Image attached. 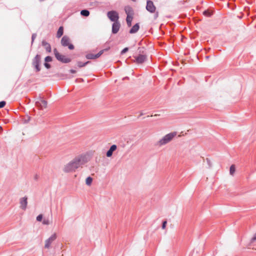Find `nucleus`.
<instances>
[{"label":"nucleus","mask_w":256,"mask_h":256,"mask_svg":"<svg viewBox=\"0 0 256 256\" xmlns=\"http://www.w3.org/2000/svg\"><path fill=\"white\" fill-rule=\"evenodd\" d=\"M88 160V156L86 154L78 156L64 166L63 170L66 172H75L77 168L82 167Z\"/></svg>","instance_id":"f257e3e1"},{"label":"nucleus","mask_w":256,"mask_h":256,"mask_svg":"<svg viewBox=\"0 0 256 256\" xmlns=\"http://www.w3.org/2000/svg\"><path fill=\"white\" fill-rule=\"evenodd\" d=\"M139 53L138 56H134V62L137 64H142L147 60L148 56L144 47H139L138 49Z\"/></svg>","instance_id":"f03ea898"},{"label":"nucleus","mask_w":256,"mask_h":256,"mask_svg":"<svg viewBox=\"0 0 256 256\" xmlns=\"http://www.w3.org/2000/svg\"><path fill=\"white\" fill-rule=\"evenodd\" d=\"M176 132L169 133L164 136L158 142V144L160 146L164 145L169 142L176 136Z\"/></svg>","instance_id":"7ed1b4c3"},{"label":"nucleus","mask_w":256,"mask_h":256,"mask_svg":"<svg viewBox=\"0 0 256 256\" xmlns=\"http://www.w3.org/2000/svg\"><path fill=\"white\" fill-rule=\"evenodd\" d=\"M54 53L55 56L56 58L60 62L64 63V64H67L71 61V59L66 58V56L62 55L60 54L58 51L57 50V49L56 48H54Z\"/></svg>","instance_id":"20e7f679"},{"label":"nucleus","mask_w":256,"mask_h":256,"mask_svg":"<svg viewBox=\"0 0 256 256\" xmlns=\"http://www.w3.org/2000/svg\"><path fill=\"white\" fill-rule=\"evenodd\" d=\"M41 62V56L37 54L32 60V65L34 67L36 72L40 70V64Z\"/></svg>","instance_id":"39448f33"},{"label":"nucleus","mask_w":256,"mask_h":256,"mask_svg":"<svg viewBox=\"0 0 256 256\" xmlns=\"http://www.w3.org/2000/svg\"><path fill=\"white\" fill-rule=\"evenodd\" d=\"M70 38L67 36H64L61 40V44L63 46H68V48L70 50H74V46L70 44Z\"/></svg>","instance_id":"423d86ee"},{"label":"nucleus","mask_w":256,"mask_h":256,"mask_svg":"<svg viewBox=\"0 0 256 256\" xmlns=\"http://www.w3.org/2000/svg\"><path fill=\"white\" fill-rule=\"evenodd\" d=\"M107 16L112 22H116L118 21V14L115 10H110L107 13Z\"/></svg>","instance_id":"0eeeda50"},{"label":"nucleus","mask_w":256,"mask_h":256,"mask_svg":"<svg viewBox=\"0 0 256 256\" xmlns=\"http://www.w3.org/2000/svg\"><path fill=\"white\" fill-rule=\"evenodd\" d=\"M47 104V102L44 100L41 96H40L38 98V100L36 102V106L38 107L40 110H43L44 108H46Z\"/></svg>","instance_id":"6e6552de"},{"label":"nucleus","mask_w":256,"mask_h":256,"mask_svg":"<svg viewBox=\"0 0 256 256\" xmlns=\"http://www.w3.org/2000/svg\"><path fill=\"white\" fill-rule=\"evenodd\" d=\"M156 6L154 4L153 2L150 0H147L146 9L148 11L151 13H153L155 12L156 10Z\"/></svg>","instance_id":"1a4fd4ad"},{"label":"nucleus","mask_w":256,"mask_h":256,"mask_svg":"<svg viewBox=\"0 0 256 256\" xmlns=\"http://www.w3.org/2000/svg\"><path fill=\"white\" fill-rule=\"evenodd\" d=\"M56 238V234H52L48 238L45 242L44 247L46 248H49L52 242Z\"/></svg>","instance_id":"9d476101"},{"label":"nucleus","mask_w":256,"mask_h":256,"mask_svg":"<svg viewBox=\"0 0 256 256\" xmlns=\"http://www.w3.org/2000/svg\"><path fill=\"white\" fill-rule=\"evenodd\" d=\"M120 27V22H114L112 24V32L113 34H116L118 32Z\"/></svg>","instance_id":"9b49d317"},{"label":"nucleus","mask_w":256,"mask_h":256,"mask_svg":"<svg viewBox=\"0 0 256 256\" xmlns=\"http://www.w3.org/2000/svg\"><path fill=\"white\" fill-rule=\"evenodd\" d=\"M28 198L26 196H24L20 199V208L23 210H25L28 204Z\"/></svg>","instance_id":"f8f14e48"},{"label":"nucleus","mask_w":256,"mask_h":256,"mask_svg":"<svg viewBox=\"0 0 256 256\" xmlns=\"http://www.w3.org/2000/svg\"><path fill=\"white\" fill-rule=\"evenodd\" d=\"M117 148V146L116 144H112L110 146L109 150L106 152V156L107 157H110L112 156L113 152L115 151Z\"/></svg>","instance_id":"ddd939ff"},{"label":"nucleus","mask_w":256,"mask_h":256,"mask_svg":"<svg viewBox=\"0 0 256 256\" xmlns=\"http://www.w3.org/2000/svg\"><path fill=\"white\" fill-rule=\"evenodd\" d=\"M42 44L43 46L44 47L46 50V52L50 53L52 51V48L50 44L46 42V40H43L42 42Z\"/></svg>","instance_id":"4468645a"},{"label":"nucleus","mask_w":256,"mask_h":256,"mask_svg":"<svg viewBox=\"0 0 256 256\" xmlns=\"http://www.w3.org/2000/svg\"><path fill=\"white\" fill-rule=\"evenodd\" d=\"M140 28V26L138 23H136L130 30L129 32L130 34H134Z\"/></svg>","instance_id":"2eb2a0df"},{"label":"nucleus","mask_w":256,"mask_h":256,"mask_svg":"<svg viewBox=\"0 0 256 256\" xmlns=\"http://www.w3.org/2000/svg\"><path fill=\"white\" fill-rule=\"evenodd\" d=\"M124 10L127 16H128V14H129L130 16H133L134 10L131 6H126L124 8Z\"/></svg>","instance_id":"dca6fc26"},{"label":"nucleus","mask_w":256,"mask_h":256,"mask_svg":"<svg viewBox=\"0 0 256 256\" xmlns=\"http://www.w3.org/2000/svg\"><path fill=\"white\" fill-rule=\"evenodd\" d=\"M63 34H64V28L62 26H61L58 29V30L57 32V34H56V37L58 38H60L62 36Z\"/></svg>","instance_id":"f3484780"},{"label":"nucleus","mask_w":256,"mask_h":256,"mask_svg":"<svg viewBox=\"0 0 256 256\" xmlns=\"http://www.w3.org/2000/svg\"><path fill=\"white\" fill-rule=\"evenodd\" d=\"M133 19V16H130L128 14L126 18V21L128 26H132V22Z\"/></svg>","instance_id":"a211bd4d"},{"label":"nucleus","mask_w":256,"mask_h":256,"mask_svg":"<svg viewBox=\"0 0 256 256\" xmlns=\"http://www.w3.org/2000/svg\"><path fill=\"white\" fill-rule=\"evenodd\" d=\"M90 62H91L90 61H87L84 62H82L80 61H78L77 62V64H78V66L79 68H82V67L85 66L86 65H87Z\"/></svg>","instance_id":"6ab92c4d"},{"label":"nucleus","mask_w":256,"mask_h":256,"mask_svg":"<svg viewBox=\"0 0 256 256\" xmlns=\"http://www.w3.org/2000/svg\"><path fill=\"white\" fill-rule=\"evenodd\" d=\"M90 12L87 10H82L80 11V14L84 16H88L90 15Z\"/></svg>","instance_id":"aec40b11"},{"label":"nucleus","mask_w":256,"mask_h":256,"mask_svg":"<svg viewBox=\"0 0 256 256\" xmlns=\"http://www.w3.org/2000/svg\"><path fill=\"white\" fill-rule=\"evenodd\" d=\"M86 58L88 60H94L96 58L95 54H88L86 55Z\"/></svg>","instance_id":"412c9836"},{"label":"nucleus","mask_w":256,"mask_h":256,"mask_svg":"<svg viewBox=\"0 0 256 256\" xmlns=\"http://www.w3.org/2000/svg\"><path fill=\"white\" fill-rule=\"evenodd\" d=\"M110 48L100 50L98 54H95L96 58H99L104 51L108 50Z\"/></svg>","instance_id":"4be33fe9"},{"label":"nucleus","mask_w":256,"mask_h":256,"mask_svg":"<svg viewBox=\"0 0 256 256\" xmlns=\"http://www.w3.org/2000/svg\"><path fill=\"white\" fill-rule=\"evenodd\" d=\"M92 182V178L90 176H88L86 180V183L88 186H90Z\"/></svg>","instance_id":"5701e85b"},{"label":"nucleus","mask_w":256,"mask_h":256,"mask_svg":"<svg viewBox=\"0 0 256 256\" xmlns=\"http://www.w3.org/2000/svg\"><path fill=\"white\" fill-rule=\"evenodd\" d=\"M235 170H236V168H235V166L234 165V164H232L230 166V174L232 175L234 172H235Z\"/></svg>","instance_id":"b1692460"},{"label":"nucleus","mask_w":256,"mask_h":256,"mask_svg":"<svg viewBox=\"0 0 256 256\" xmlns=\"http://www.w3.org/2000/svg\"><path fill=\"white\" fill-rule=\"evenodd\" d=\"M52 60V56H46L45 58H44V62H50Z\"/></svg>","instance_id":"393cba45"},{"label":"nucleus","mask_w":256,"mask_h":256,"mask_svg":"<svg viewBox=\"0 0 256 256\" xmlns=\"http://www.w3.org/2000/svg\"><path fill=\"white\" fill-rule=\"evenodd\" d=\"M30 120V117L29 116H26V118L23 119V122L24 124L28 123Z\"/></svg>","instance_id":"a878e982"},{"label":"nucleus","mask_w":256,"mask_h":256,"mask_svg":"<svg viewBox=\"0 0 256 256\" xmlns=\"http://www.w3.org/2000/svg\"><path fill=\"white\" fill-rule=\"evenodd\" d=\"M203 14L205 16H209V17L211 16V14L208 10H204L203 12Z\"/></svg>","instance_id":"bb28decb"},{"label":"nucleus","mask_w":256,"mask_h":256,"mask_svg":"<svg viewBox=\"0 0 256 256\" xmlns=\"http://www.w3.org/2000/svg\"><path fill=\"white\" fill-rule=\"evenodd\" d=\"M36 36H37L36 34V33L32 34V42H31L32 45L34 42L36 37Z\"/></svg>","instance_id":"cd10ccee"},{"label":"nucleus","mask_w":256,"mask_h":256,"mask_svg":"<svg viewBox=\"0 0 256 256\" xmlns=\"http://www.w3.org/2000/svg\"><path fill=\"white\" fill-rule=\"evenodd\" d=\"M42 214H40L36 216V220L38 222L42 221Z\"/></svg>","instance_id":"c85d7f7f"},{"label":"nucleus","mask_w":256,"mask_h":256,"mask_svg":"<svg viewBox=\"0 0 256 256\" xmlns=\"http://www.w3.org/2000/svg\"><path fill=\"white\" fill-rule=\"evenodd\" d=\"M6 104V102L5 101H1L0 102V108H4Z\"/></svg>","instance_id":"c756f323"},{"label":"nucleus","mask_w":256,"mask_h":256,"mask_svg":"<svg viewBox=\"0 0 256 256\" xmlns=\"http://www.w3.org/2000/svg\"><path fill=\"white\" fill-rule=\"evenodd\" d=\"M128 50V48H124L120 52V54H125L126 52H127Z\"/></svg>","instance_id":"7c9ffc66"},{"label":"nucleus","mask_w":256,"mask_h":256,"mask_svg":"<svg viewBox=\"0 0 256 256\" xmlns=\"http://www.w3.org/2000/svg\"><path fill=\"white\" fill-rule=\"evenodd\" d=\"M44 66L45 68L47 69H50L51 68V66L50 64H49L48 62H45L44 63Z\"/></svg>","instance_id":"2f4dec72"},{"label":"nucleus","mask_w":256,"mask_h":256,"mask_svg":"<svg viewBox=\"0 0 256 256\" xmlns=\"http://www.w3.org/2000/svg\"><path fill=\"white\" fill-rule=\"evenodd\" d=\"M167 224V222L166 220H164L162 222V229H164L166 227V225Z\"/></svg>","instance_id":"473e14b6"},{"label":"nucleus","mask_w":256,"mask_h":256,"mask_svg":"<svg viewBox=\"0 0 256 256\" xmlns=\"http://www.w3.org/2000/svg\"><path fill=\"white\" fill-rule=\"evenodd\" d=\"M42 224H46V225L48 224H50L49 220H48L44 219V220L42 221Z\"/></svg>","instance_id":"72a5a7b5"},{"label":"nucleus","mask_w":256,"mask_h":256,"mask_svg":"<svg viewBox=\"0 0 256 256\" xmlns=\"http://www.w3.org/2000/svg\"><path fill=\"white\" fill-rule=\"evenodd\" d=\"M206 162H207V163H208V165L209 166L211 167L212 164H211L210 160L208 158H207Z\"/></svg>","instance_id":"f704fd0d"},{"label":"nucleus","mask_w":256,"mask_h":256,"mask_svg":"<svg viewBox=\"0 0 256 256\" xmlns=\"http://www.w3.org/2000/svg\"><path fill=\"white\" fill-rule=\"evenodd\" d=\"M255 240H256V233L254 234V236L251 239L252 242H253Z\"/></svg>","instance_id":"c9c22d12"},{"label":"nucleus","mask_w":256,"mask_h":256,"mask_svg":"<svg viewBox=\"0 0 256 256\" xmlns=\"http://www.w3.org/2000/svg\"><path fill=\"white\" fill-rule=\"evenodd\" d=\"M70 72L72 73V74H75L76 73V70H72V69H71L70 70Z\"/></svg>","instance_id":"e433bc0d"},{"label":"nucleus","mask_w":256,"mask_h":256,"mask_svg":"<svg viewBox=\"0 0 256 256\" xmlns=\"http://www.w3.org/2000/svg\"><path fill=\"white\" fill-rule=\"evenodd\" d=\"M158 12H157L155 14H154V18H158Z\"/></svg>","instance_id":"4c0bfd02"},{"label":"nucleus","mask_w":256,"mask_h":256,"mask_svg":"<svg viewBox=\"0 0 256 256\" xmlns=\"http://www.w3.org/2000/svg\"><path fill=\"white\" fill-rule=\"evenodd\" d=\"M209 58H210V56H206V59Z\"/></svg>","instance_id":"58836bf2"},{"label":"nucleus","mask_w":256,"mask_h":256,"mask_svg":"<svg viewBox=\"0 0 256 256\" xmlns=\"http://www.w3.org/2000/svg\"><path fill=\"white\" fill-rule=\"evenodd\" d=\"M142 115H143V114H142V113H141V114H140V116H142Z\"/></svg>","instance_id":"ea45409f"},{"label":"nucleus","mask_w":256,"mask_h":256,"mask_svg":"<svg viewBox=\"0 0 256 256\" xmlns=\"http://www.w3.org/2000/svg\"><path fill=\"white\" fill-rule=\"evenodd\" d=\"M0 129H2V126H0Z\"/></svg>","instance_id":"a19ab883"}]
</instances>
